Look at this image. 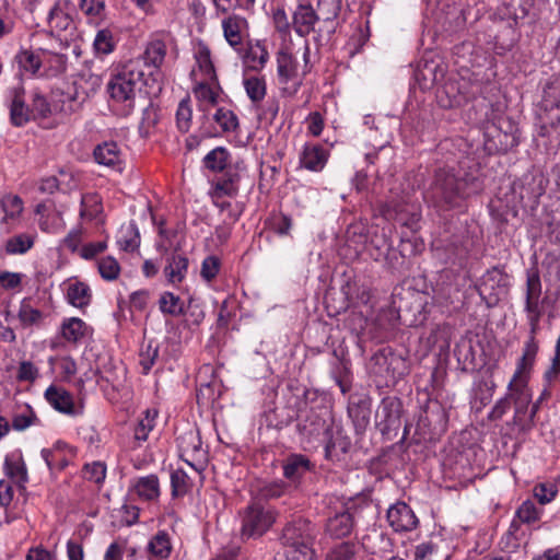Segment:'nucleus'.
I'll use <instances>...</instances> for the list:
<instances>
[{"instance_id": "obj_36", "label": "nucleus", "mask_w": 560, "mask_h": 560, "mask_svg": "<svg viewBox=\"0 0 560 560\" xmlns=\"http://www.w3.org/2000/svg\"><path fill=\"white\" fill-rule=\"evenodd\" d=\"M84 101L85 94H80L75 84L68 86L67 92H61L60 98L58 100V102L61 103L60 110L65 114L77 112Z\"/></svg>"}, {"instance_id": "obj_9", "label": "nucleus", "mask_w": 560, "mask_h": 560, "mask_svg": "<svg viewBox=\"0 0 560 560\" xmlns=\"http://www.w3.org/2000/svg\"><path fill=\"white\" fill-rule=\"evenodd\" d=\"M401 400L394 396L384 397L375 413L376 427L383 435L397 431L401 425Z\"/></svg>"}, {"instance_id": "obj_31", "label": "nucleus", "mask_w": 560, "mask_h": 560, "mask_svg": "<svg viewBox=\"0 0 560 560\" xmlns=\"http://www.w3.org/2000/svg\"><path fill=\"white\" fill-rule=\"evenodd\" d=\"M278 75L281 83H288L298 74L296 62L288 49L279 50L277 55Z\"/></svg>"}, {"instance_id": "obj_32", "label": "nucleus", "mask_w": 560, "mask_h": 560, "mask_svg": "<svg viewBox=\"0 0 560 560\" xmlns=\"http://www.w3.org/2000/svg\"><path fill=\"white\" fill-rule=\"evenodd\" d=\"M196 61L200 71L211 81L218 82V77L215 73V69L211 59L210 48L203 44L199 43L195 54Z\"/></svg>"}, {"instance_id": "obj_43", "label": "nucleus", "mask_w": 560, "mask_h": 560, "mask_svg": "<svg viewBox=\"0 0 560 560\" xmlns=\"http://www.w3.org/2000/svg\"><path fill=\"white\" fill-rule=\"evenodd\" d=\"M191 119H192V109L190 106V100H189V97H186L179 102L177 110H176L177 129L183 133L188 132L191 127Z\"/></svg>"}, {"instance_id": "obj_1", "label": "nucleus", "mask_w": 560, "mask_h": 560, "mask_svg": "<svg viewBox=\"0 0 560 560\" xmlns=\"http://www.w3.org/2000/svg\"><path fill=\"white\" fill-rule=\"evenodd\" d=\"M541 290L539 270L537 268L528 269L526 271L524 311L529 325V336L524 345L522 357L518 359L516 371L509 383V389H512L514 385H523V378L532 370L539 349L536 335L540 329L539 322L544 315L546 302V299H541Z\"/></svg>"}, {"instance_id": "obj_26", "label": "nucleus", "mask_w": 560, "mask_h": 560, "mask_svg": "<svg viewBox=\"0 0 560 560\" xmlns=\"http://www.w3.org/2000/svg\"><path fill=\"white\" fill-rule=\"evenodd\" d=\"M132 488L137 495L145 501H153L160 497V482L156 475L137 478Z\"/></svg>"}, {"instance_id": "obj_47", "label": "nucleus", "mask_w": 560, "mask_h": 560, "mask_svg": "<svg viewBox=\"0 0 560 560\" xmlns=\"http://www.w3.org/2000/svg\"><path fill=\"white\" fill-rule=\"evenodd\" d=\"M31 110L34 120L47 118L51 115V105L47 98L39 92H34L32 97Z\"/></svg>"}, {"instance_id": "obj_62", "label": "nucleus", "mask_w": 560, "mask_h": 560, "mask_svg": "<svg viewBox=\"0 0 560 560\" xmlns=\"http://www.w3.org/2000/svg\"><path fill=\"white\" fill-rule=\"evenodd\" d=\"M511 408V394L500 398L488 415L490 421L500 420Z\"/></svg>"}, {"instance_id": "obj_29", "label": "nucleus", "mask_w": 560, "mask_h": 560, "mask_svg": "<svg viewBox=\"0 0 560 560\" xmlns=\"http://www.w3.org/2000/svg\"><path fill=\"white\" fill-rule=\"evenodd\" d=\"M67 300L72 306L78 308L88 306L91 302L90 287L80 281L70 283L67 288Z\"/></svg>"}, {"instance_id": "obj_12", "label": "nucleus", "mask_w": 560, "mask_h": 560, "mask_svg": "<svg viewBox=\"0 0 560 560\" xmlns=\"http://www.w3.org/2000/svg\"><path fill=\"white\" fill-rule=\"evenodd\" d=\"M389 526L396 533H408L419 526V518L412 509L404 501L392 504L386 513Z\"/></svg>"}, {"instance_id": "obj_50", "label": "nucleus", "mask_w": 560, "mask_h": 560, "mask_svg": "<svg viewBox=\"0 0 560 560\" xmlns=\"http://www.w3.org/2000/svg\"><path fill=\"white\" fill-rule=\"evenodd\" d=\"M82 209L80 211V215L82 218H88L89 220H94L102 212V203L97 196L95 195H85L82 198Z\"/></svg>"}, {"instance_id": "obj_46", "label": "nucleus", "mask_w": 560, "mask_h": 560, "mask_svg": "<svg viewBox=\"0 0 560 560\" xmlns=\"http://www.w3.org/2000/svg\"><path fill=\"white\" fill-rule=\"evenodd\" d=\"M287 488L283 480L265 482L258 488V495L265 500L278 499L284 494Z\"/></svg>"}, {"instance_id": "obj_35", "label": "nucleus", "mask_w": 560, "mask_h": 560, "mask_svg": "<svg viewBox=\"0 0 560 560\" xmlns=\"http://www.w3.org/2000/svg\"><path fill=\"white\" fill-rule=\"evenodd\" d=\"M117 244L125 252L138 249L140 246V233L136 223H129L121 228Z\"/></svg>"}, {"instance_id": "obj_33", "label": "nucleus", "mask_w": 560, "mask_h": 560, "mask_svg": "<svg viewBox=\"0 0 560 560\" xmlns=\"http://www.w3.org/2000/svg\"><path fill=\"white\" fill-rule=\"evenodd\" d=\"M240 174L232 168H228L222 178L215 184V195L219 197H234L238 192Z\"/></svg>"}, {"instance_id": "obj_4", "label": "nucleus", "mask_w": 560, "mask_h": 560, "mask_svg": "<svg viewBox=\"0 0 560 560\" xmlns=\"http://www.w3.org/2000/svg\"><path fill=\"white\" fill-rule=\"evenodd\" d=\"M314 540L315 528L310 521L299 518L288 523L280 536L285 560H313Z\"/></svg>"}, {"instance_id": "obj_15", "label": "nucleus", "mask_w": 560, "mask_h": 560, "mask_svg": "<svg viewBox=\"0 0 560 560\" xmlns=\"http://www.w3.org/2000/svg\"><path fill=\"white\" fill-rule=\"evenodd\" d=\"M372 399L368 395H355L350 398L348 415L357 432H363L370 423Z\"/></svg>"}, {"instance_id": "obj_44", "label": "nucleus", "mask_w": 560, "mask_h": 560, "mask_svg": "<svg viewBox=\"0 0 560 560\" xmlns=\"http://www.w3.org/2000/svg\"><path fill=\"white\" fill-rule=\"evenodd\" d=\"M93 47L96 55L110 54L115 48L113 33L107 28L100 30L94 38Z\"/></svg>"}, {"instance_id": "obj_3", "label": "nucleus", "mask_w": 560, "mask_h": 560, "mask_svg": "<svg viewBox=\"0 0 560 560\" xmlns=\"http://www.w3.org/2000/svg\"><path fill=\"white\" fill-rule=\"evenodd\" d=\"M143 78L141 59L127 61L112 75L107 83V92L113 107L119 115L127 117L135 110Z\"/></svg>"}, {"instance_id": "obj_2", "label": "nucleus", "mask_w": 560, "mask_h": 560, "mask_svg": "<svg viewBox=\"0 0 560 560\" xmlns=\"http://www.w3.org/2000/svg\"><path fill=\"white\" fill-rule=\"evenodd\" d=\"M478 189V179L472 175H459L452 167L434 171L424 198L439 211H447L462 206L463 201Z\"/></svg>"}, {"instance_id": "obj_8", "label": "nucleus", "mask_w": 560, "mask_h": 560, "mask_svg": "<svg viewBox=\"0 0 560 560\" xmlns=\"http://www.w3.org/2000/svg\"><path fill=\"white\" fill-rule=\"evenodd\" d=\"M275 521L276 516L272 511L266 510L256 503L248 505L243 515L242 538L250 539L262 536Z\"/></svg>"}, {"instance_id": "obj_37", "label": "nucleus", "mask_w": 560, "mask_h": 560, "mask_svg": "<svg viewBox=\"0 0 560 560\" xmlns=\"http://www.w3.org/2000/svg\"><path fill=\"white\" fill-rule=\"evenodd\" d=\"M245 63L253 70H260L268 60V51L264 45H250L243 56Z\"/></svg>"}, {"instance_id": "obj_19", "label": "nucleus", "mask_w": 560, "mask_h": 560, "mask_svg": "<svg viewBox=\"0 0 560 560\" xmlns=\"http://www.w3.org/2000/svg\"><path fill=\"white\" fill-rule=\"evenodd\" d=\"M328 430L329 428L325 419L313 409L305 411L299 417L298 431L308 442Z\"/></svg>"}, {"instance_id": "obj_21", "label": "nucleus", "mask_w": 560, "mask_h": 560, "mask_svg": "<svg viewBox=\"0 0 560 560\" xmlns=\"http://www.w3.org/2000/svg\"><path fill=\"white\" fill-rule=\"evenodd\" d=\"M354 527L353 515L349 511L337 513L326 523V534L331 538L341 539L349 536Z\"/></svg>"}, {"instance_id": "obj_53", "label": "nucleus", "mask_w": 560, "mask_h": 560, "mask_svg": "<svg viewBox=\"0 0 560 560\" xmlns=\"http://www.w3.org/2000/svg\"><path fill=\"white\" fill-rule=\"evenodd\" d=\"M150 410H145V417L140 419L133 429V439L137 442V446L148 439L149 432L153 429V419L156 412L151 417Z\"/></svg>"}, {"instance_id": "obj_40", "label": "nucleus", "mask_w": 560, "mask_h": 560, "mask_svg": "<svg viewBox=\"0 0 560 560\" xmlns=\"http://www.w3.org/2000/svg\"><path fill=\"white\" fill-rule=\"evenodd\" d=\"M243 84L247 96L253 103L257 104L265 98L267 86L264 78L248 77L244 79Z\"/></svg>"}, {"instance_id": "obj_13", "label": "nucleus", "mask_w": 560, "mask_h": 560, "mask_svg": "<svg viewBox=\"0 0 560 560\" xmlns=\"http://www.w3.org/2000/svg\"><path fill=\"white\" fill-rule=\"evenodd\" d=\"M7 103L10 114V122L14 127H24L34 120L31 107L25 102L23 85L11 88L8 92Z\"/></svg>"}, {"instance_id": "obj_5", "label": "nucleus", "mask_w": 560, "mask_h": 560, "mask_svg": "<svg viewBox=\"0 0 560 560\" xmlns=\"http://www.w3.org/2000/svg\"><path fill=\"white\" fill-rule=\"evenodd\" d=\"M369 370L386 386L396 384L398 380L408 374L406 360L395 354L390 348L376 351L370 359Z\"/></svg>"}, {"instance_id": "obj_63", "label": "nucleus", "mask_w": 560, "mask_h": 560, "mask_svg": "<svg viewBox=\"0 0 560 560\" xmlns=\"http://www.w3.org/2000/svg\"><path fill=\"white\" fill-rule=\"evenodd\" d=\"M38 376V369L30 361H23L20 363L18 370V380L34 382Z\"/></svg>"}, {"instance_id": "obj_57", "label": "nucleus", "mask_w": 560, "mask_h": 560, "mask_svg": "<svg viewBox=\"0 0 560 560\" xmlns=\"http://www.w3.org/2000/svg\"><path fill=\"white\" fill-rule=\"evenodd\" d=\"M220 259L217 256H208L202 261L201 277L207 280H213L220 270Z\"/></svg>"}, {"instance_id": "obj_39", "label": "nucleus", "mask_w": 560, "mask_h": 560, "mask_svg": "<svg viewBox=\"0 0 560 560\" xmlns=\"http://www.w3.org/2000/svg\"><path fill=\"white\" fill-rule=\"evenodd\" d=\"M230 152L223 147L211 150L203 159L205 166L213 172H222L228 165Z\"/></svg>"}, {"instance_id": "obj_25", "label": "nucleus", "mask_w": 560, "mask_h": 560, "mask_svg": "<svg viewBox=\"0 0 560 560\" xmlns=\"http://www.w3.org/2000/svg\"><path fill=\"white\" fill-rule=\"evenodd\" d=\"M188 269V258L183 254L173 252L166 258L164 275L171 283H179L184 280Z\"/></svg>"}, {"instance_id": "obj_58", "label": "nucleus", "mask_w": 560, "mask_h": 560, "mask_svg": "<svg viewBox=\"0 0 560 560\" xmlns=\"http://www.w3.org/2000/svg\"><path fill=\"white\" fill-rule=\"evenodd\" d=\"M350 442L345 439L329 440V442L325 446V457L327 459H339V454L337 448L340 450L341 454H346L349 450Z\"/></svg>"}, {"instance_id": "obj_41", "label": "nucleus", "mask_w": 560, "mask_h": 560, "mask_svg": "<svg viewBox=\"0 0 560 560\" xmlns=\"http://www.w3.org/2000/svg\"><path fill=\"white\" fill-rule=\"evenodd\" d=\"M159 307L163 314L179 316L184 314V302L172 292H164L159 300Z\"/></svg>"}, {"instance_id": "obj_56", "label": "nucleus", "mask_w": 560, "mask_h": 560, "mask_svg": "<svg viewBox=\"0 0 560 560\" xmlns=\"http://www.w3.org/2000/svg\"><path fill=\"white\" fill-rule=\"evenodd\" d=\"M81 11L90 19H102L105 11L104 0H80Z\"/></svg>"}, {"instance_id": "obj_54", "label": "nucleus", "mask_w": 560, "mask_h": 560, "mask_svg": "<svg viewBox=\"0 0 560 560\" xmlns=\"http://www.w3.org/2000/svg\"><path fill=\"white\" fill-rule=\"evenodd\" d=\"M83 475L86 480L102 485L106 478V465L103 462L85 464Z\"/></svg>"}, {"instance_id": "obj_42", "label": "nucleus", "mask_w": 560, "mask_h": 560, "mask_svg": "<svg viewBox=\"0 0 560 560\" xmlns=\"http://www.w3.org/2000/svg\"><path fill=\"white\" fill-rule=\"evenodd\" d=\"M541 510L532 500L524 501L515 512V518L523 524H534L540 520Z\"/></svg>"}, {"instance_id": "obj_48", "label": "nucleus", "mask_w": 560, "mask_h": 560, "mask_svg": "<svg viewBox=\"0 0 560 560\" xmlns=\"http://www.w3.org/2000/svg\"><path fill=\"white\" fill-rule=\"evenodd\" d=\"M97 267L101 277L107 281L116 280L120 273V266L113 256L103 257Z\"/></svg>"}, {"instance_id": "obj_22", "label": "nucleus", "mask_w": 560, "mask_h": 560, "mask_svg": "<svg viewBox=\"0 0 560 560\" xmlns=\"http://www.w3.org/2000/svg\"><path fill=\"white\" fill-rule=\"evenodd\" d=\"M166 49V44L163 39L159 37L151 38L141 56L142 67L145 66L149 69L159 70L164 62Z\"/></svg>"}, {"instance_id": "obj_60", "label": "nucleus", "mask_w": 560, "mask_h": 560, "mask_svg": "<svg viewBox=\"0 0 560 560\" xmlns=\"http://www.w3.org/2000/svg\"><path fill=\"white\" fill-rule=\"evenodd\" d=\"M194 94L199 101H207L211 105H215L218 103V94L208 83H198L194 88Z\"/></svg>"}, {"instance_id": "obj_11", "label": "nucleus", "mask_w": 560, "mask_h": 560, "mask_svg": "<svg viewBox=\"0 0 560 560\" xmlns=\"http://www.w3.org/2000/svg\"><path fill=\"white\" fill-rule=\"evenodd\" d=\"M510 390L512 392L511 399H513L515 409L513 424L522 431H528L534 427L535 419L530 418V410H528L532 401L530 390L525 385H514Z\"/></svg>"}, {"instance_id": "obj_34", "label": "nucleus", "mask_w": 560, "mask_h": 560, "mask_svg": "<svg viewBox=\"0 0 560 560\" xmlns=\"http://www.w3.org/2000/svg\"><path fill=\"white\" fill-rule=\"evenodd\" d=\"M520 198L528 202L536 203L538 198L544 194L541 180L537 182L533 175H525L518 186Z\"/></svg>"}, {"instance_id": "obj_52", "label": "nucleus", "mask_w": 560, "mask_h": 560, "mask_svg": "<svg viewBox=\"0 0 560 560\" xmlns=\"http://www.w3.org/2000/svg\"><path fill=\"white\" fill-rule=\"evenodd\" d=\"M149 550L159 558H166L171 552V544L167 534L159 533L149 542Z\"/></svg>"}, {"instance_id": "obj_64", "label": "nucleus", "mask_w": 560, "mask_h": 560, "mask_svg": "<svg viewBox=\"0 0 560 560\" xmlns=\"http://www.w3.org/2000/svg\"><path fill=\"white\" fill-rule=\"evenodd\" d=\"M180 441V447L184 451L192 450L194 452L199 451L201 441L197 432L189 431L178 439Z\"/></svg>"}, {"instance_id": "obj_18", "label": "nucleus", "mask_w": 560, "mask_h": 560, "mask_svg": "<svg viewBox=\"0 0 560 560\" xmlns=\"http://www.w3.org/2000/svg\"><path fill=\"white\" fill-rule=\"evenodd\" d=\"M93 158L100 165L121 170L122 152L120 145L108 140L97 144L93 150Z\"/></svg>"}, {"instance_id": "obj_51", "label": "nucleus", "mask_w": 560, "mask_h": 560, "mask_svg": "<svg viewBox=\"0 0 560 560\" xmlns=\"http://www.w3.org/2000/svg\"><path fill=\"white\" fill-rule=\"evenodd\" d=\"M18 317L24 327H28L38 324L43 319V313L28 303L22 302Z\"/></svg>"}, {"instance_id": "obj_16", "label": "nucleus", "mask_w": 560, "mask_h": 560, "mask_svg": "<svg viewBox=\"0 0 560 560\" xmlns=\"http://www.w3.org/2000/svg\"><path fill=\"white\" fill-rule=\"evenodd\" d=\"M314 465L303 454H290L282 460L283 476L290 482L299 485L301 479L312 469Z\"/></svg>"}, {"instance_id": "obj_27", "label": "nucleus", "mask_w": 560, "mask_h": 560, "mask_svg": "<svg viewBox=\"0 0 560 560\" xmlns=\"http://www.w3.org/2000/svg\"><path fill=\"white\" fill-rule=\"evenodd\" d=\"M0 206L2 211L4 212L2 223L5 224H8L11 221L13 222L18 220L24 210V202L22 198L13 194L4 195L0 200Z\"/></svg>"}, {"instance_id": "obj_6", "label": "nucleus", "mask_w": 560, "mask_h": 560, "mask_svg": "<svg viewBox=\"0 0 560 560\" xmlns=\"http://www.w3.org/2000/svg\"><path fill=\"white\" fill-rule=\"evenodd\" d=\"M486 147L497 153H506L520 143L517 125L506 116H500L486 127Z\"/></svg>"}, {"instance_id": "obj_17", "label": "nucleus", "mask_w": 560, "mask_h": 560, "mask_svg": "<svg viewBox=\"0 0 560 560\" xmlns=\"http://www.w3.org/2000/svg\"><path fill=\"white\" fill-rule=\"evenodd\" d=\"M409 206L400 200H390L382 208V213L386 220L398 222L402 226L410 229L412 232L418 230L420 214L418 212L410 213L408 219H405V210Z\"/></svg>"}, {"instance_id": "obj_59", "label": "nucleus", "mask_w": 560, "mask_h": 560, "mask_svg": "<svg viewBox=\"0 0 560 560\" xmlns=\"http://www.w3.org/2000/svg\"><path fill=\"white\" fill-rule=\"evenodd\" d=\"M42 457L45 460L48 468L62 470L68 466V459L65 456L56 455L55 451L48 448L42 450Z\"/></svg>"}, {"instance_id": "obj_7", "label": "nucleus", "mask_w": 560, "mask_h": 560, "mask_svg": "<svg viewBox=\"0 0 560 560\" xmlns=\"http://www.w3.org/2000/svg\"><path fill=\"white\" fill-rule=\"evenodd\" d=\"M509 275L498 266L488 269L476 284L479 296L488 307H494L509 292Z\"/></svg>"}, {"instance_id": "obj_49", "label": "nucleus", "mask_w": 560, "mask_h": 560, "mask_svg": "<svg viewBox=\"0 0 560 560\" xmlns=\"http://www.w3.org/2000/svg\"><path fill=\"white\" fill-rule=\"evenodd\" d=\"M15 61L18 62L20 68H22L25 71L32 72V73H36L42 66L38 55L34 54L31 50H26V49L21 50L15 56Z\"/></svg>"}, {"instance_id": "obj_14", "label": "nucleus", "mask_w": 560, "mask_h": 560, "mask_svg": "<svg viewBox=\"0 0 560 560\" xmlns=\"http://www.w3.org/2000/svg\"><path fill=\"white\" fill-rule=\"evenodd\" d=\"M319 20L311 2L299 0L293 13L292 26L299 36L305 37L315 31V24Z\"/></svg>"}, {"instance_id": "obj_28", "label": "nucleus", "mask_w": 560, "mask_h": 560, "mask_svg": "<svg viewBox=\"0 0 560 560\" xmlns=\"http://www.w3.org/2000/svg\"><path fill=\"white\" fill-rule=\"evenodd\" d=\"M88 325L78 317L65 319L61 324V336L70 343H78L84 338Z\"/></svg>"}, {"instance_id": "obj_55", "label": "nucleus", "mask_w": 560, "mask_h": 560, "mask_svg": "<svg viewBox=\"0 0 560 560\" xmlns=\"http://www.w3.org/2000/svg\"><path fill=\"white\" fill-rule=\"evenodd\" d=\"M357 551L353 542L345 541L335 546L326 556V560H352Z\"/></svg>"}, {"instance_id": "obj_61", "label": "nucleus", "mask_w": 560, "mask_h": 560, "mask_svg": "<svg viewBox=\"0 0 560 560\" xmlns=\"http://www.w3.org/2000/svg\"><path fill=\"white\" fill-rule=\"evenodd\" d=\"M557 494V490L553 486L547 483H539L534 488V497L540 504H547L551 502Z\"/></svg>"}, {"instance_id": "obj_23", "label": "nucleus", "mask_w": 560, "mask_h": 560, "mask_svg": "<svg viewBox=\"0 0 560 560\" xmlns=\"http://www.w3.org/2000/svg\"><path fill=\"white\" fill-rule=\"evenodd\" d=\"M45 398L59 412L74 415L72 395L65 388L50 385L45 392Z\"/></svg>"}, {"instance_id": "obj_20", "label": "nucleus", "mask_w": 560, "mask_h": 560, "mask_svg": "<svg viewBox=\"0 0 560 560\" xmlns=\"http://www.w3.org/2000/svg\"><path fill=\"white\" fill-rule=\"evenodd\" d=\"M329 153L320 144H305L300 156V163L303 167L312 172H320L327 161Z\"/></svg>"}, {"instance_id": "obj_30", "label": "nucleus", "mask_w": 560, "mask_h": 560, "mask_svg": "<svg viewBox=\"0 0 560 560\" xmlns=\"http://www.w3.org/2000/svg\"><path fill=\"white\" fill-rule=\"evenodd\" d=\"M35 238V234H16L5 241L4 250L8 255H23L34 246Z\"/></svg>"}, {"instance_id": "obj_10", "label": "nucleus", "mask_w": 560, "mask_h": 560, "mask_svg": "<svg viewBox=\"0 0 560 560\" xmlns=\"http://www.w3.org/2000/svg\"><path fill=\"white\" fill-rule=\"evenodd\" d=\"M70 2L68 0H58L50 8L47 23L51 35L60 37L61 35H72L75 31V24L70 14Z\"/></svg>"}, {"instance_id": "obj_38", "label": "nucleus", "mask_w": 560, "mask_h": 560, "mask_svg": "<svg viewBox=\"0 0 560 560\" xmlns=\"http://www.w3.org/2000/svg\"><path fill=\"white\" fill-rule=\"evenodd\" d=\"M214 121L220 126L223 133L235 132L240 127L236 114L225 107H220L213 115Z\"/></svg>"}, {"instance_id": "obj_24", "label": "nucleus", "mask_w": 560, "mask_h": 560, "mask_svg": "<svg viewBox=\"0 0 560 560\" xmlns=\"http://www.w3.org/2000/svg\"><path fill=\"white\" fill-rule=\"evenodd\" d=\"M247 27L246 19L240 15H230L222 21L224 38L235 49L243 44V31Z\"/></svg>"}, {"instance_id": "obj_45", "label": "nucleus", "mask_w": 560, "mask_h": 560, "mask_svg": "<svg viewBox=\"0 0 560 560\" xmlns=\"http://www.w3.org/2000/svg\"><path fill=\"white\" fill-rule=\"evenodd\" d=\"M172 495L183 497L190 488V479L185 470L178 468L171 474Z\"/></svg>"}]
</instances>
